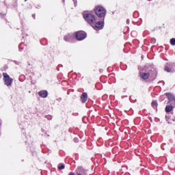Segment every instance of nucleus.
<instances>
[{
  "mask_svg": "<svg viewBox=\"0 0 175 175\" xmlns=\"http://www.w3.org/2000/svg\"><path fill=\"white\" fill-rule=\"evenodd\" d=\"M94 12L97 17H99L100 18H105L107 11L106 9L101 5H97L94 8Z\"/></svg>",
  "mask_w": 175,
  "mask_h": 175,
  "instance_id": "1",
  "label": "nucleus"
},
{
  "mask_svg": "<svg viewBox=\"0 0 175 175\" xmlns=\"http://www.w3.org/2000/svg\"><path fill=\"white\" fill-rule=\"evenodd\" d=\"M83 16L84 20H85V21L91 26L94 24V23H95V21L96 20L95 15L91 13L86 12L84 13Z\"/></svg>",
  "mask_w": 175,
  "mask_h": 175,
  "instance_id": "2",
  "label": "nucleus"
},
{
  "mask_svg": "<svg viewBox=\"0 0 175 175\" xmlns=\"http://www.w3.org/2000/svg\"><path fill=\"white\" fill-rule=\"evenodd\" d=\"M139 77H141L142 80H148L150 77L151 80H155L157 79V72H154L152 75L150 76V72H142L139 73Z\"/></svg>",
  "mask_w": 175,
  "mask_h": 175,
  "instance_id": "3",
  "label": "nucleus"
},
{
  "mask_svg": "<svg viewBox=\"0 0 175 175\" xmlns=\"http://www.w3.org/2000/svg\"><path fill=\"white\" fill-rule=\"evenodd\" d=\"M3 81L4 84L9 87V85H11L12 83H13V79H12L9 75L6 72L3 73Z\"/></svg>",
  "mask_w": 175,
  "mask_h": 175,
  "instance_id": "4",
  "label": "nucleus"
},
{
  "mask_svg": "<svg viewBox=\"0 0 175 175\" xmlns=\"http://www.w3.org/2000/svg\"><path fill=\"white\" fill-rule=\"evenodd\" d=\"M75 38L78 40H84L87 38V33L83 31L75 32Z\"/></svg>",
  "mask_w": 175,
  "mask_h": 175,
  "instance_id": "5",
  "label": "nucleus"
},
{
  "mask_svg": "<svg viewBox=\"0 0 175 175\" xmlns=\"http://www.w3.org/2000/svg\"><path fill=\"white\" fill-rule=\"evenodd\" d=\"M105 25V22L103 21H98L96 22V19L95 20L94 23L91 25L94 29H103V26Z\"/></svg>",
  "mask_w": 175,
  "mask_h": 175,
  "instance_id": "6",
  "label": "nucleus"
},
{
  "mask_svg": "<svg viewBox=\"0 0 175 175\" xmlns=\"http://www.w3.org/2000/svg\"><path fill=\"white\" fill-rule=\"evenodd\" d=\"M38 95L41 98H47L49 92H47V90H41L38 92Z\"/></svg>",
  "mask_w": 175,
  "mask_h": 175,
  "instance_id": "7",
  "label": "nucleus"
},
{
  "mask_svg": "<svg viewBox=\"0 0 175 175\" xmlns=\"http://www.w3.org/2000/svg\"><path fill=\"white\" fill-rule=\"evenodd\" d=\"M88 99V95L87 94V93L83 92L82 94V95L81 96V100L82 102V103H85V102H87Z\"/></svg>",
  "mask_w": 175,
  "mask_h": 175,
  "instance_id": "8",
  "label": "nucleus"
},
{
  "mask_svg": "<svg viewBox=\"0 0 175 175\" xmlns=\"http://www.w3.org/2000/svg\"><path fill=\"white\" fill-rule=\"evenodd\" d=\"M64 39L66 42H71V40H73V34H67Z\"/></svg>",
  "mask_w": 175,
  "mask_h": 175,
  "instance_id": "9",
  "label": "nucleus"
},
{
  "mask_svg": "<svg viewBox=\"0 0 175 175\" xmlns=\"http://www.w3.org/2000/svg\"><path fill=\"white\" fill-rule=\"evenodd\" d=\"M166 113H170V111H173V105H167L165 107Z\"/></svg>",
  "mask_w": 175,
  "mask_h": 175,
  "instance_id": "10",
  "label": "nucleus"
},
{
  "mask_svg": "<svg viewBox=\"0 0 175 175\" xmlns=\"http://www.w3.org/2000/svg\"><path fill=\"white\" fill-rule=\"evenodd\" d=\"M77 172H79V173H80L82 175H85V170L81 167H79L77 169Z\"/></svg>",
  "mask_w": 175,
  "mask_h": 175,
  "instance_id": "11",
  "label": "nucleus"
},
{
  "mask_svg": "<svg viewBox=\"0 0 175 175\" xmlns=\"http://www.w3.org/2000/svg\"><path fill=\"white\" fill-rule=\"evenodd\" d=\"M57 167L59 170H64V169H65V165L59 163Z\"/></svg>",
  "mask_w": 175,
  "mask_h": 175,
  "instance_id": "12",
  "label": "nucleus"
},
{
  "mask_svg": "<svg viewBox=\"0 0 175 175\" xmlns=\"http://www.w3.org/2000/svg\"><path fill=\"white\" fill-rule=\"evenodd\" d=\"M151 105L152 107H158V103H157V101H152Z\"/></svg>",
  "mask_w": 175,
  "mask_h": 175,
  "instance_id": "13",
  "label": "nucleus"
},
{
  "mask_svg": "<svg viewBox=\"0 0 175 175\" xmlns=\"http://www.w3.org/2000/svg\"><path fill=\"white\" fill-rule=\"evenodd\" d=\"M170 44H171L172 46H175V38H172V39L170 40Z\"/></svg>",
  "mask_w": 175,
  "mask_h": 175,
  "instance_id": "14",
  "label": "nucleus"
},
{
  "mask_svg": "<svg viewBox=\"0 0 175 175\" xmlns=\"http://www.w3.org/2000/svg\"><path fill=\"white\" fill-rule=\"evenodd\" d=\"M165 70L166 72H170L172 70V69H170V68H169L168 66H165Z\"/></svg>",
  "mask_w": 175,
  "mask_h": 175,
  "instance_id": "15",
  "label": "nucleus"
},
{
  "mask_svg": "<svg viewBox=\"0 0 175 175\" xmlns=\"http://www.w3.org/2000/svg\"><path fill=\"white\" fill-rule=\"evenodd\" d=\"M68 175H75V172H71L69 173Z\"/></svg>",
  "mask_w": 175,
  "mask_h": 175,
  "instance_id": "16",
  "label": "nucleus"
},
{
  "mask_svg": "<svg viewBox=\"0 0 175 175\" xmlns=\"http://www.w3.org/2000/svg\"><path fill=\"white\" fill-rule=\"evenodd\" d=\"M32 17H33V18L35 19L36 15H35V14H33V15H32Z\"/></svg>",
  "mask_w": 175,
  "mask_h": 175,
  "instance_id": "17",
  "label": "nucleus"
}]
</instances>
